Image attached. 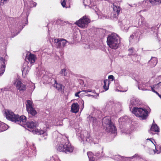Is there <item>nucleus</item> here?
I'll return each mask as SVG.
<instances>
[{"label":"nucleus","instance_id":"10","mask_svg":"<svg viewBox=\"0 0 161 161\" xmlns=\"http://www.w3.org/2000/svg\"><path fill=\"white\" fill-rule=\"evenodd\" d=\"M26 108L29 114L32 116H35L36 114V111L32 107V102L31 100H27Z\"/></svg>","mask_w":161,"mask_h":161},{"label":"nucleus","instance_id":"27","mask_svg":"<svg viewBox=\"0 0 161 161\" xmlns=\"http://www.w3.org/2000/svg\"><path fill=\"white\" fill-rule=\"evenodd\" d=\"M137 32V31H136V32H134L133 33V34H132L130 36V37H129L130 41H131L134 38H137V37L138 35H136Z\"/></svg>","mask_w":161,"mask_h":161},{"label":"nucleus","instance_id":"11","mask_svg":"<svg viewBox=\"0 0 161 161\" xmlns=\"http://www.w3.org/2000/svg\"><path fill=\"white\" fill-rule=\"evenodd\" d=\"M46 78L48 79L47 81V83L51 82L52 83H54V86L59 91H62L63 89V86L62 85L58 83L56 80L54 79H52L50 78H48V77L46 76H45L43 77V79H45Z\"/></svg>","mask_w":161,"mask_h":161},{"label":"nucleus","instance_id":"16","mask_svg":"<svg viewBox=\"0 0 161 161\" xmlns=\"http://www.w3.org/2000/svg\"><path fill=\"white\" fill-rule=\"evenodd\" d=\"M158 63L157 59L155 57H152L151 59L148 62V64L151 67H154Z\"/></svg>","mask_w":161,"mask_h":161},{"label":"nucleus","instance_id":"35","mask_svg":"<svg viewBox=\"0 0 161 161\" xmlns=\"http://www.w3.org/2000/svg\"><path fill=\"white\" fill-rule=\"evenodd\" d=\"M140 157L137 154H136L135 155L133 156L132 157H131L130 158L131 159L133 158H139Z\"/></svg>","mask_w":161,"mask_h":161},{"label":"nucleus","instance_id":"37","mask_svg":"<svg viewBox=\"0 0 161 161\" xmlns=\"http://www.w3.org/2000/svg\"><path fill=\"white\" fill-rule=\"evenodd\" d=\"M98 95L97 93H95V95H92L91 94H89L87 95V96L89 97L93 96V97H97Z\"/></svg>","mask_w":161,"mask_h":161},{"label":"nucleus","instance_id":"7","mask_svg":"<svg viewBox=\"0 0 161 161\" xmlns=\"http://www.w3.org/2000/svg\"><path fill=\"white\" fill-rule=\"evenodd\" d=\"M54 42L57 48H61L65 46L67 43L69 44L71 43L68 42L67 41L63 39H55L54 40Z\"/></svg>","mask_w":161,"mask_h":161},{"label":"nucleus","instance_id":"52","mask_svg":"<svg viewBox=\"0 0 161 161\" xmlns=\"http://www.w3.org/2000/svg\"><path fill=\"white\" fill-rule=\"evenodd\" d=\"M59 56L57 57L56 59H59Z\"/></svg>","mask_w":161,"mask_h":161},{"label":"nucleus","instance_id":"33","mask_svg":"<svg viewBox=\"0 0 161 161\" xmlns=\"http://www.w3.org/2000/svg\"><path fill=\"white\" fill-rule=\"evenodd\" d=\"M142 3V7H145L147 6L148 1H143Z\"/></svg>","mask_w":161,"mask_h":161},{"label":"nucleus","instance_id":"40","mask_svg":"<svg viewBox=\"0 0 161 161\" xmlns=\"http://www.w3.org/2000/svg\"><path fill=\"white\" fill-rule=\"evenodd\" d=\"M146 140L147 141H148L149 142H150L154 144V145L155 146V144L153 143V142L151 140V139H147Z\"/></svg>","mask_w":161,"mask_h":161},{"label":"nucleus","instance_id":"4","mask_svg":"<svg viewBox=\"0 0 161 161\" xmlns=\"http://www.w3.org/2000/svg\"><path fill=\"white\" fill-rule=\"evenodd\" d=\"M132 113L136 117H139L142 119H145L147 117L148 112L145 108L134 107L132 109Z\"/></svg>","mask_w":161,"mask_h":161},{"label":"nucleus","instance_id":"34","mask_svg":"<svg viewBox=\"0 0 161 161\" xmlns=\"http://www.w3.org/2000/svg\"><path fill=\"white\" fill-rule=\"evenodd\" d=\"M61 5L63 7H65L66 4V0H61Z\"/></svg>","mask_w":161,"mask_h":161},{"label":"nucleus","instance_id":"18","mask_svg":"<svg viewBox=\"0 0 161 161\" xmlns=\"http://www.w3.org/2000/svg\"><path fill=\"white\" fill-rule=\"evenodd\" d=\"M159 129L158 126L156 124H153L151 127L150 131L151 133H153L152 132H159Z\"/></svg>","mask_w":161,"mask_h":161},{"label":"nucleus","instance_id":"63","mask_svg":"<svg viewBox=\"0 0 161 161\" xmlns=\"http://www.w3.org/2000/svg\"><path fill=\"white\" fill-rule=\"evenodd\" d=\"M139 30H137V31H138Z\"/></svg>","mask_w":161,"mask_h":161},{"label":"nucleus","instance_id":"14","mask_svg":"<svg viewBox=\"0 0 161 161\" xmlns=\"http://www.w3.org/2000/svg\"><path fill=\"white\" fill-rule=\"evenodd\" d=\"M38 125V122L33 120L27 122L25 126L29 128L34 129L37 127Z\"/></svg>","mask_w":161,"mask_h":161},{"label":"nucleus","instance_id":"1","mask_svg":"<svg viewBox=\"0 0 161 161\" xmlns=\"http://www.w3.org/2000/svg\"><path fill=\"white\" fill-rule=\"evenodd\" d=\"M107 42L110 48L116 49L118 47L120 43L119 37L116 33H113L108 36Z\"/></svg>","mask_w":161,"mask_h":161},{"label":"nucleus","instance_id":"45","mask_svg":"<svg viewBox=\"0 0 161 161\" xmlns=\"http://www.w3.org/2000/svg\"><path fill=\"white\" fill-rule=\"evenodd\" d=\"M155 29V27H153L151 28V31H153Z\"/></svg>","mask_w":161,"mask_h":161},{"label":"nucleus","instance_id":"60","mask_svg":"<svg viewBox=\"0 0 161 161\" xmlns=\"http://www.w3.org/2000/svg\"><path fill=\"white\" fill-rule=\"evenodd\" d=\"M90 3V1H89V3Z\"/></svg>","mask_w":161,"mask_h":161},{"label":"nucleus","instance_id":"39","mask_svg":"<svg viewBox=\"0 0 161 161\" xmlns=\"http://www.w3.org/2000/svg\"><path fill=\"white\" fill-rule=\"evenodd\" d=\"M151 90H152V91H153V92L155 93L157 95H158V93L157 92H156L154 89L153 87L152 86H151Z\"/></svg>","mask_w":161,"mask_h":161},{"label":"nucleus","instance_id":"5","mask_svg":"<svg viewBox=\"0 0 161 161\" xmlns=\"http://www.w3.org/2000/svg\"><path fill=\"white\" fill-rule=\"evenodd\" d=\"M90 21L91 20L88 17L85 16L77 21L75 24L81 28H85L87 27L88 24Z\"/></svg>","mask_w":161,"mask_h":161},{"label":"nucleus","instance_id":"54","mask_svg":"<svg viewBox=\"0 0 161 161\" xmlns=\"http://www.w3.org/2000/svg\"><path fill=\"white\" fill-rule=\"evenodd\" d=\"M125 20H124L123 21H122V23H124L125 22Z\"/></svg>","mask_w":161,"mask_h":161},{"label":"nucleus","instance_id":"30","mask_svg":"<svg viewBox=\"0 0 161 161\" xmlns=\"http://www.w3.org/2000/svg\"><path fill=\"white\" fill-rule=\"evenodd\" d=\"M29 4L30 8H31L32 7H36V5L37 3L33 1H31L30 2Z\"/></svg>","mask_w":161,"mask_h":161},{"label":"nucleus","instance_id":"50","mask_svg":"<svg viewBox=\"0 0 161 161\" xmlns=\"http://www.w3.org/2000/svg\"><path fill=\"white\" fill-rule=\"evenodd\" d=\"M147 32V31H144V30H143V31H141V33H142H142H144V32Z\"/></svg>","mask_w":161,"mask_h":161},{"label":"nucleus","instance_id":"44","mask_svg":"<svg viewBox=\"0 0 161 161\" xmlns=\"http://www.w3.org/2000/svg\"><path fill=\"white\" fill-rule=\"evenodd\" d=\"M7 0H1V3H2L3 4H4V2H6L7 1Z\"/></svg>","mask_w":161,"mask_h":161},{"label":"nucleus","instance_id":"3","mask_svg":"<svg viewBox=\"0 0 161 161\" xmlns=\"http://www.w3.org/2000/svg\"><path fill=\"white\" fill-rule=\"evenodd\" d=\"M102 124L103 126L106 128L107 129L113 133H115L116 129L115 126L112 123L111 119L108 117H104L103 119Z\"/></svg>","mask_w":161,"mask_h":161},{"label":"nucleus","instance_id":"9","mask_svg":"<svg viewBox=\"0 0 161 161\" xmlns=\"http://www.w3.org/2000/svg\"><path fill=\"white\" fill-rule=\"evenodd\" d=\"M14 122L21 126L25 127V125L27 122L26 118L24 115L19 116L18 114H17Z\"/></svg>","mask_w":161,"mask_h":161},{"label":"nucleus","instance_id":"51","mask_svg":"<svg viewBox=\"0 0 161 161\" xmlns=\"http://www.w3.org/2000/svg\"><path fill=\"white\" fill-rule=\"evenodd\" d=\"M159 97L161 98V95H160L159 93H158V95Z\"/></svg>","mask_w":161,"mask_h":161},{"label":"nucleus","instance_id":"47","mask_svg":"<svg viewBox=\"0 0 161 161\" xmlns=\"http://www.w3.org/2000/svg\"><path fill=\"white\" fill-rule=\"evenodd\" d=\"M153 151L154 152V154L155 153H156V151L158 152V151L156 149L155 150H153Z\"/></svg>","mask_w":161,"mask_h":161},{"label":"nucleus","instance_id":"25","mask_svg":"<svg viewBox=\"0 0 161 161\" xmlns=\"http://www.w3.org/2000/svg\"><path fill=\"white\" fill-rule=\"evenodd\" d=\"M133 49L134 48H131L128 50V51L129 52L128 55H133L135 56H137L138 55L136 54H135V53H134V52H133Z\"/></svg>","mask_w":161,"mask_h":161},{"label":"nucleus","instance_id":"46","mask_svg":"<svg viewBox=\"0 0 161 161\" xmlns=\"http://www.w3.org/2000/svg\"><path fill=\"white\" fill-rule=\"evenodd\" d=\"M85 91L86 92H92V91L91 90L89 89L88 90Z\"/></svg>","mask_w":161,"mask_h":161},{"label":"nucleus","instance_id":"57","mask_svg":"<svg viewBox=\"0 0 161 161\" xmlns=\"http://www.w3.org/2000/svg\"><path fill=\"white\" fill-rule=\"evenodd\" d=\"M35 131L36 132V133H37V131H36V130Z\"/></svg>","mask_w":161,"mask_h":161},{"label":"nucleus","instance_id":"58","mask_svg":"<svg viewBox=\"0 0 161 161\" xmlns=\"http://www.w3.org/2000/svg\"><path fill=\"white\" fill-rule=\"evenodd\" d=\"M84 0V3H85V2L86 0Z\"/></svg>","mask_w":161,"mask_h":161},{"label":"nucleus","instance_id":"59","mask_svg":"<svg viewBox=\"0 0 161 161\" xmlns=\"http://www.w3.org/2000/svg\"><path fill=\"white\" fill-rule=\"evenodd\" d=\"M26 7V5H25V6H24V8H25V7Z\"/></svg>","mask_w":161,"mask_h":161},{"label":"nucleus","instance_id":"62","mask_svg":"<svg viewBox=\"0 0 161 161\" xmlns=\"http://www.w3.org/2000/svg\"><path fill=\"white\" fill-rule=\"evenodd\" d=\"M160 83H161V82H159V84H160Z\"/></svg>","mask_w":161,"mask_h":161},{"label":"nucleus","instance_id":"20","mask_svg":"<svg viewBox=\"0 0 161 161\" xmlns=\"http://www.w3.org/2000/svg\"><path fill=\"white\" fill-rule=\"evenodd\" d=\"M36 58L35 56L30 53L29 56H27V59L31 64L35 62Z\"/></svg>","mask_w":161,"mask_h":161},{"label":"nucleus","instance_id":"64","mask_svg":"<svg viewBox=\"0 0 161 161\" xmlns=\"http://www.w3.org/2000/svg\"><path fill=\"white\" fill-rule=\"evenodd\" d=\"M46 137L44 138V139H46Z\"/></svg>","mask_w":161,"mask_h":161},{"label":"nucleus","instance_id":"6","mask_svg":"<svg viewBox=\"0 0 161 161\" xmlns=\"http://www.w3.org/2000/svg\"><path fill=\"white\" fill-rule=\"evenodd\" d=\"M14 85L20 92H22L26 89V85L19 78H16L14 80Z\"/></svg>","mask_w":161,"mask_h":161},{"label":"nucleus","instance_id":"29","mask_svg":"<svg viewBox=\"0 0 161 161\" xmlns=\"http://www.w3.org/2000/svg\"><path fill=\"white\" fill-rule=\"evenodd\" d=\"M29 68L27 66H25V67H24V66L23 67V68H22V73H24L26 74L28 73V69Z\"/></svg>","mask_w":161,"mask_h":161},{"label":"nucleus","instance_id":"32","mask_svg":"<svg viewBox=\"0 0 161 161\" xmlns=\"http://www.w3.org/2000/svg\"><path fill=\"white\" fill-rule=\"evenodd\" d=\"M39 134L40 135H43L44 136L47 135V134L46 132V130H41L40 131H39Z\"/></svg>","mask_w":161,"mask_h":161},{"label":"nucleus","instance_id":"13","mask_svg":"<svg viewBox=\"0 0 161 161\" xmlns=\"http://www.w3.org/2000/svg\"><path fill=\"white\" fill-rule=\"evenodd\" d=\"M5 59L1 57L0 58V76L3 74L5 71Z\"/></svg>","mask_w":161,"mask_h":161},{"label":"nucleus","instance_id":"49","mask_svg":"<svg viewBox=\"0 0 161 161\" xmlns=\"http://www.w3.org/2000/svg\"><path fill=\"white\" fill-rule=\"evenodd\" d=\"M95 93H96L94 92H92L91 94L92 95H93L94 94L95 95Z\"/></svg>","mask_w":161,"mask_h":161},{"label":"nucleus","instance_id":"22","mask_svg":"<svg viewBox=\"0 0 161 161\" xmlns=\"http://www.w3.org/2000/svg\"><path fill=\"white\" fill-rule=\"evenodd\" d=\"M149 2L153 5H158L161 4V0H149Z\"/></svg>","mask_w":161,"mask_h":161},{"label":"nucleus","instance_id":"38","mask_svg":"<svg viewBox=\"0 0 161 161\" xmlns=\"http://www.w3.org/2000/svg\"><path fill=\"white\" fill-rule=\"evenodd\" d=\"M96 113H97L99 115L100 114H101V112L100 111L98 110H95L93 113L95 114Z\"/></svg>","mask_w":161,"mask_h":161},{"label":"nucleus","instance_id":"8","mask_svg":"<svg viewBox=\"0 0 161 161\" xmlns=\"http://www.w3.org/2000/svg\"><path fill=\"white\" fill-rule=\"evenodd\" d=\"M80 138L83 141H86L88 142H92V138L90 136L89 134L86 130L82 131L80 135Z\"/></svg>","mask_w":161,"mask_h":161},{"label":"nucleus","instance_id":"26","mask_svg":"<svg viewBox=\"0 0 161 161\" xmlns=\"http://www.w3.org/2000/svg\"><path fill=\"white\" fill-rule=\"evenodd\" d=\"M60 74L64 76H66L67 74V70L65 68L61 69Z\"/></svg>","mask_w":161,"mask_h":161},{"label":"nucleus","instance_id":"42","mask_svg":"<svg viewBox=\"0 0 161 161\" xmlns=\"http://www.w3.org/2000/svg\"><path fill=\"white\" fill-rule=\"evenodd\" d=\"M149 26L148 24H147L146 25V26L145 27H144V29L145 30H147L149 28Z\"/></svg>","mask_w":161,"mask_h":161},{"label":"nucleus","instance_id":"12","mask_svg":"<svg viewBox=\"0 0 161 161\" xmlns=\"http://www.w3.org/2000/svg\"><path fill=\"white\" fill-rule=\"evenodd\" d=\"M4 114L7 119L13 122L15 120L17 115L15 114L11 110H6Z\"/></svg>","mask_w":161,"mask_h":161},{"label":"nucleus","instance_id":"28","mask_svg":"<svg viewBox=\"0 0 161 161\" xmlns=\"http://www.w3.org/2000/svg\"><path fill=\"white\" fill-rule=\"evenodd\" d=\"M140 82L138 83V88L139 90H147L144 87L145 86V84H139Z\"/></svg>","mask_w":161,"mask_h":161},{"label":"nucleus","instance_id":"23","mask_svg":"<svg viewBox=\"0 0 161 161\" xmlns=\"http://www.w3.org/2000/svg\"><path fill=\"white\" fill-rule=\"evenodd\" d=\"M104 85L103 86V88L105 91L107 90L108 89L109 83L107 80H104Z\"/></svg>","mask_w":161,"mask_h":161},{"label":"nucleus","instance_id":"24","mask_svg":"<svg viewBox=\"0 0 161 161\" xmlns=\"http://www.w3.org/2000/svg\"><path fill=\"white\" fill-rule=\"evenodd\" d=\"M87 155L90 161H94V158L93 157V154L91 152H87Z\"/></svg>","mask_w":161,"mask_h":161},{"label":"nucleus","instance_id":"15","mask_svg":"<svg viewBox=\"0 0 161 161\" xmlns=\"http://www.w3.org/2000/svg\"><path fill=\"white\" fill-rule=\"evenodd\" d=\"M113 10L114 12L113 13V17L115 18H117L120 11V7L117 6L116 5H114V4H113Z\"/></svg>","mask_w":161,"mask_h":161},{"label":"nucleus","instance_id":"56","mask_svg":"<svg viewBox=\"0 0 161 161\" xmlns=\"http://www.w3.org/2000/svg\"><path fill=\"white\" fill-rule=\"evenodd\" d=\"M117 157H118H118L121 158V157H120V156H117Z\"/></svg>","mask_w":161,"mask_h":161},{"label":"nucleus","instance_id":"36","mask_svg":"<svg viewBox=\"0 0 161 161\" xmlns=\"http://www.w3.org/2000/svg\"><path fill=\"white\" fill-rule=\"evenodd\" d=\"M114 76L113 75H109L108 76V79L111 80V81H113V80H114Z\"/></svg>","mask_w":161,"mask_h":161},{"label":"nucleus","instance_id":"53","mask_svg":"<svg viewBox=\"0 0 161 161\" xmlns=\"http://www.w3.org/2000/svg\"><path fill=\"white\" fill-rule=\"evenodd\" d=\"M49 127V125L48 126H47L46 129H48Z\"/></svg>","mask_w":161,"mask_h":161},{"label":"nucleus","instance_id":"21","mask_svg":"<svg viewBox=\"0 0 161 161\" xmlns=\"http://www.w3.org/2000/svg\"><path fill=\"white\" fill-rule=\"evenodd\" d=\"M96 117H93L90 115H89L88 117H87V120L89 121H92L93 123H95L96 121V117H97L98 116V114L96 115L95 114Z\"/></svg>","mask_w":161,"mask_h":161},{"label":"nucleus","instance_id":"19","mask_svg":"<svg viewBox=\"0 0 161 161\" xmlns=\"http://www.w3.org/2000/svg\"><path fill=\"white\" fill-rule=\"evenodd\" d=\"M8 126L0 121V132L4 131L8 128Z\"/></svg>","mask_w":161,"mask_h":161},{"label":"nucleus","instance_id":"2","mask_svg":"<svg viewBox=\"0 0 161 161\" xmlns=\"http://www.w3.org/2000/svg\"><path fill=\"white\" fill-rule=\"evenodd\" d=\"M57 150L66 153H69L73 152V148L69 143L68 140H67L65 143L62 142L59 145L57 148Z\"/></svg>","mask_w":161,"mask_h":161},{"label":"nucleus","instance_id":"48","mask_svg":"<svg viewBox=\"0 0 161 161\" xmlns=\"http://www.w3.org/2000/svg\"><path fill=\"white\" fill-rule=\"evenodd\" d=\"M4 90L6 91L7 90H5V88H4V89H0V92H1V91L2 92L3 91H4Z\"/></svg>","mask_w":161,"mask_h":161},{"label":"nucleus","instance_id":"43","mask_svg":"<svg viewBox=\"0 0 161 161\" xmlns=\"http://www.w3.org/2000/svg\"><path fill=\"white\" fill-rule=\"evenodd\" d=\"M80 92H76L75 93V96H76V97H79V93H80Z\"/></svg>","mask_w":161,"mask_h":161},{"label":"nucleus","instance_id":"17","mask_svg":"<svg viewBox=\"0 0 161 161\" xmlns=\"http://www.w3.org/2000/svg\"><path fill=\"white\" fill-rule=\"evenodd\" d=\"M79 105L77 103H73L71 107V111L72 112L76 113L79 111Z\"/></svg>","mask_w":161,"mask_h":161},{"label":"nucleus","instance_id":"55","mask_svg":"<svg viewBox=\"0 0 161 161\" xmlns=\"http://www.w3.org/2000/svg\"><path fill=\"white\" fill-rule=\"evenodd\" d=\"M81 102L82 103H83V104H84V101H82Z\"/></svg>","mask_w":161,"mask_h":161},{"label":"nucleus","instance_id":"41","mask_svg":"<svg viewBox=\"0 0 161 161\" xmlns=\"http://www.w3.org/2000/svg\"><path fill=\"white\" fill-rule=\"evenodd\" d=\"M100 153L99 152H97L96 153V155L98 157H100Z\"/></svg>","mask_w":161,"mask_h":161},{"label":"nucleus","instance_id":"61","mask_svg":"<svg viewBox=\"0 0 161 161\" xmlns=\"http://www.w3.org/2000/svg\"><path fill=\"white\" fill-rule=\"evenodd\" d=\"M160 150H161V146H160Z\"/></svg>","mask_w":161,"mask_h":161},{"label":"nucleus","instance_id":"31","mask_svg":"<svg viewBox=\"0 0 161 161\" xmlns=\"http://www.w3.org/2000/svg\"><path fill=\"white\" fill-rule=\"evenodd\" d=\"M130 103L132 105H135L137 104V101L136 99L134 98L131 100Z\"/></svg>","mask_w":161,"mask_h":161}]
</instances>
